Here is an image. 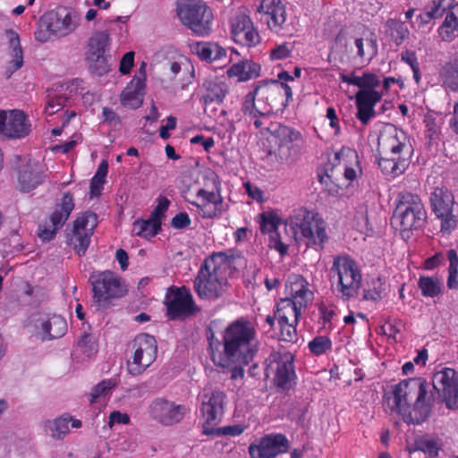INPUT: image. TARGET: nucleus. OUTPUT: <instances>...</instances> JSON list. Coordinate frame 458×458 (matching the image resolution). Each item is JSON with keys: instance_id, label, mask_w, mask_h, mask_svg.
<instances>
[{"instance_id": "393cba45", "label": "nucleus", "mask_w": 458, "mask_h": 458, "mask_svg": "<svg viewBox=\"0 0 458 458\" xmlns=\"http://www.w3.org/2000/svg\"><path fill=\"white\" fill-rule=\"evenodd\" d=\"M44 173L40 164L29 160L20 166L17 175V188L23 192L36 189L44 181Z\"/></svg>"}, {"instance_id": "09e8293b", "label": "nucleus", "mask_w": 458, "mask_h": 458, "mask_svg": "<svg viewBox=\"0 0 458 458\" xmlns=\"http://www.w3.org/2000/svg\"><path fill=\"white\" fill-rule=\"evenodd\" d=\"M449 260L447 286L449 289L458 288V255L454 250L447 251Z\"/></svg>"}, {"instance_id": "0eeeda50", "label": "nucleus", "mask_w": 458, "mask_h": 458, "mask_svg": "<svg viewBox=\"0 0 458 458\" xmlns=\"http://www.w3.org/2000/svg\"><path fill=\"white\" fill-rule=\"evenodd\" d=\"M330 274L336 278V290L343 300L348 301L358 295L362 276L355 260L348 256L335 257Z\"/></svg>"}, {"instance_id": "2eb2a0df", "label": "nucleus", "mask_w": 458, "mask_h": 458, "mask_svg": "<svg viewBox=\"0 0 458 458\" xmlns=\"http://www.w3.org/2000/svg\"><path fill=\"white\" fill-rule=\"evenodd\" d=\"M200 412L203 422V428L214 427L222 419L226 403V394L224 391L215 389H204L200 394Z\"/></svg>"}, {"instance_id": "4d7b16f0", "label": "nucleus", "mask_w": 458, "mask_h": 458, "mask_svg": "<svg viewBox=\"0 0 458 458\" xmlns=\"http://www.w3.org/2000/svg\"><path fill=\"white\" fill-rule=\"evenodd\" d=\"M296 41L284 42L270 49L269 57H289L293 55Z\"/></svg>"}, {"instance_id": "a211bd4d", "label": "nucleus", "mask_w": 458, "mask_h": 458, "mask_svg": "<svg viewBox=\"0 0 458 458\" xmlns=\"http://www.w3.org/2000/svg\"><path fill=\"white\" fill-rule=\"evenodd\" d=\"M79 21V15L75 12L66 9L49 13L41 18V25L55 37L69 35L75 30Z\"/></svg>"}, {"instance_id": "dca6fc26", "label": "nucleus", "mask_w": 458, "mask_h": 458, "mask_svg": "<svg viewBox=\"0 0 458 458\" xmlns=\"http://www.w3.org/2000/svg\"><path fill=\"white\" fill-rule=\"evenodd\" d=\"M267 367V376L273 375L274 381L278 387L287 389L295 377L293 369V356L289 352H275L268 358Z\"/></svg>"}, {"instance_id": "6e6d98bb", "label": "nucleus", "mask_w": 458, "mask_h": 458, "mask_svg": "<svg viewBox=\"0 0 458 458\" xmlns=\"http://www.w3.org/2000/svg\"><path fill=\"white\" fill-rule=\"evenodd\" d=\"M78 345L81 349V352L90 357L97 353L98 345L95 336L85 333L78 341Z\"/></svg>"}, {"instance_id": "9d476101", "label": "nucleus", "mask_w": 458, "mask_h": 458, "mask_svg": "<svg viewBox=\"0 0 458 458\" xmlns=\"http://www.w3.org/2000/svg\"><path fill=\"white\" fill-rule=\"evenodd\" d=\"M93 301L98 308H105L108 301L123 296L127 292L121 277L110 270L96 271L89 276Z\"/></svg>"}, {"instance_id": "ddd939ff", "label": "nucleus", "mask_w": 458, "mask_h": 458, "mask_svg": "<svg viewBox=\"0 0 458 458\" xmlns=\"http://www.w3.org/2000/svg\"><path fill=\"white\" fill-rule=\"evenodd\" d=\"M97 225L98 216L92 211L81 213L73 222L69 241L79 256H82L86 253Z\"/></svg>"}, {"instance_id": "f257e3e1", "label": "nucleus", "mask_w": 458, "mask_h": 458, "mask_svg": "<svg viewBox=\"0 0 458 458\" xmlns=\"http://www.w3.org/2000/svg\"><path fill=\"white\" fill-rule=\"evenodd\" d=\"M434 388L448 409H458V377L445 368L434 374L432 384L421 377L405 379L393 388L394 409L407 424L426 421L434 405Z\"/></svg>"}, {"instance_id": "37998d69", "label": "nucleus", "mask_w": 458, "mask_h": 458, "mask_svg": "<svg viewBox=\"0 0 458 458\" xmlns=\"http://www.w3.org/2000/svg\"><path fill=\"white\" fill-rule=\"evenodd\" d=\"M456 32H458V6H455L451 13H447L440 27V34L445 40H452Z\"/></svg>"}, {"instance_id": "473e14b6", "label": "nucleus", "mask_w": 458, "mask_h": 458, "mask_svg": "<svg viewBox=\"0 0 458 458\" xmlns=\"http://www.w3.org/2000/svg\"><path fill=\"white\" fill-rule=\"evenodd\" d=\"M261 66L253 59H242L233 64L226 72L229 78H235L242 82L258 78L260 75Z\"/></svg>"}, {"instance_id": "13d9d810", "label": "nucleus", "mask_w": 458, "mask_h": 458, "mask_svg": "<svg viewBox=\"0 0 458 458\" xmlns=\"http://www.w3.org/2000/svg\"><path fill=\"white\" fill-rule=\"evenodd\" d=\"M455 6H458L456 0H435L432 9L435 12V18H440L447 13H451Z\"/></svg>"}, {"instance_id": "69168bd1", "label": "nucleus", "mask_w": 458, "mask_h": 458, "mask_svg": "<svg viewBox=\"0 0 458 458\" xmlns=\"http://www.w3.org/2000/svg\"><path fill=\"white\" fill-rule=\"evenodd\" d=\"M170 201L165 197H159L157 199V205L152 212L151 216L153 218H157L160 222L162 217L165 216V213L168 209Z\"/></svg>"}, {"instance_id": "5fc2aeb1", "label": "nucleus", "mask_w": 458, "mask_h": 458, "mask_svg": "<svg viewBox=\"0 0 458 458\" xmlns=\"http://www.w3.org/2000/svg\"><path fill=\"white\" fill-rule=\"evenodd\" d=\"M107 170H108L107 163L105 161L102 162L99 165L96 174L92 178L91 186H90L92 194H94V195L99 194L102 185L105 182V178L107 174Z\"/></svg>"}, {"instance_id": "f03ea898", "label": "nucleus", "mask_w": 458, "mask_h": 458, "mask_svg": "<svg viewBox=\"0 0 458 458\" xmlns=\"http://www.w3.org/2000/svg\"><path fill=\"white\" fill-rule=\"evenodd\" d=\"M211 359L215 365L227 369L234 363L249 364L257 354L259 340L250 322L238 319L229 324L223 334V343L209 338Z\"/></svg>"}, {"instance_id": "1a4fd4ad", "label": "nucleus", "mask_w": 458, "mask_h": 458, "mask_svg": "<svg viewBox=\"0 0 458 458\" xmlns=\"http://www.w3.org/2000/svg\"><path fill=\"white\" fill-rule=\"evenodd\" d=\"M426 219L427 212L418 195L410 192L399 195L394 222L399 226L403 237L405 233L422 227Z\"/></svg>"}, {"instance_id": "7ed1b4c3", "label": "nucleus", "mask_w": 458, "mask_h": 458, "mask_svg": "<svg viewBox=\"0 0 458 458\" xmlns=\"http://www.w3.org/2000/svg\"><path fill=\"white\" fill-rule=\"evenodd\" d=\"M230 262L222 252L206 259L194 279L193 287L198 297L208 301L224 298L229 291Z\"/></svg>"}, {"instance_id": "f3484780", "label": "nucleus", "mask_w": 458, "mask_h": 458, "mask_svg": "<svg viewBox=\"0 0 458 458\" xmlns=\"http://www.w3.org/2000/svg\"><path fill=\"white\" fill-rule=\"evenodd\" d=\"M379 153L386 156H403L408 157L411 145L407 134L394 125H388L378 137Z\"/></svg>"}, {"instance_id": "72a5a7b5", "label": "nucleus", "mask_w": 458, "mask_h": 458, "mask_svg": "<svg viewBox=\"0 0 458 458\" xmlns=\"http://www.w3.org/2000/svg\"><path fill=\"white\" fill-rule=\"evenodd\" d=\"M377 164L383 174L392 178L403 174L408 167V157L403 156H386L380 153Z\"/></svg>"}, {"instance_id": "052dcab7", "label": "nucleus", "mask_w": 458, "mask_h": 458, "mask_svg": "<svg viewBox=\"0 0 458 458\" xmlns=\"http://www.w3.org/2000/svg\"><path fill=\"white\" fill-rule=\"evenodd\" d=\"M5 35L9 41L12 57H23V52L21 47L20 37L17 32L13 30H6Z\"/></svg>"}, {"instance_id": "423d86ee", "label": "nucleus", "mask_w": 458, "mask_h": 458, "mask_svg": "<svg viewBox=\"0 0 458 458\" xmlns=\"http://www.w3.org/2000/svg\"><path fill=\"white\" fill-rule=\"evenodd\" d=\"M176 13L181 23L198 36L205 37L212 29L213 11L204 0H177Z\"/></svg>"}, {"instance_id": "20e7f679", "label": "nucleus", "mask_w": 458, "mask_h": 458, "mask_svg": "<svg viewBox=\"0 0 458 458\" xmlns=\"http://www.w3.org/2000/svg\"><path fill=\"white\" fill-rule=\"evenodd\" d=\"M342 81L355 85L360 88L355 95L357 107L356 117L364 125L376 116L375 106L381 100L382 93L375 90L379 86L380 80L371 73H364L362 76L352 74H340Z\"/></svg>"}, {"instance_id": "774afa93", "label": "nucleus", "mask_w": 458, "mask_h": 458, "mask_svg": "<svg viewBox=\"0 0 458 458\" xmlns=\"http://www.w3.org/2000/svg\"><path fill=\"white\" fill-rule=\"evenodd\" d=\"M191 224L189 215L185 212H180L174 216L171 225L174 228L182 229Z\"/></svg>"}, {"instance_id": "0e129e2a", "label": "nucleus", "mask_w": 458, "mask_h": 458, "mask_svg": "<svg viewBox=\"0 0 458 458\" xmlns=\"http://www.w3.org/2000/svg\"><path fill=\"white\" fill-rule=\"evenodd\" d=\"M277 217L271 214H262L260 229L262 233H272L276 231Z\"/></svg>"}, {"instance_id": "49530a36", "label": "nucleus", "mask_w": 458, "mask_h": 458, "mask_svg": "<svg viewBox=\"0 0 458 458\" xmlns=\"http://www.w3.org/2000/svg\"><path fill=\"white\" fill-rule=\"evenodd\" d=\"M115 386V382L112 379L102 380L97 384L89 393L90 403H96L102 397H106L111 394L112 389Z\"/></svg>"}, {"instance_id": "412c9836", "label": "nucleus", "mask_w": 458, "mask_h": 458, "mask_svg": "<svg viewBox=\"0 0 458 458\" xmlns=\"http://www.w3.org/2000/svg\"><path fill=\"white\" fill-rule=\"evenodd\" d=\"M258 12L260 14V20L271 31L276 34L283 32L287 13L282 0H260Z\"/></svg>"}, {"instance_id": "6ab92c4d", "label": "nucleus", "mask_w": 458, "mask_h": 458, "mask_svg": "<svg viewBox=\"0 0 458 458\" xmlns=\"http://www.w3.org/2000/svg\"><path fill=\"white\" fill-rule=\"evenodd\" d=\"M73 208L74 201L72 195L70 192L64 193L60 204L56 205L55 209L49 217L50 225L46 224L39 226L38 237L43 241L52 240L56 230L67 221Z\"/></svg>"}, {"instance_id": "e2e57ef3", "label": "nucleus", "mask_w": 458, "mask_h": 458, "mask_svg": "<svg viewBox=\"0 0 458 458\" xmlns=\"http://www.w3.org/2000/svg\"><path fill=\"white\" fill-rule=\"evenodd\" d=\"M89 69L92 73L102 76L109 72L110 64L107 59H90Z\"/></svg>"}, {"instance_id": "c85d7f7f", "label": "nucleus", "mask_w": 458, "mask_h": 458, "mask_svg": "<svg viewBox=\"0 0 458 458\" xmlns=\"http://www.w3.org/2000/svg\"><path fill=\"white\" fill-rule=\"evenodd\" d=\"M199 201L192 202L198 213L204 218H212L221 212L222 197L218 191L200 189L197 193Z\"/></svg>"}, {"instance_id": "338daca9", "label": "nucleus", "mask_w": 458, "mask_h": 458, "mask_svg": "<svg viewBox=\"0 0 458 458\" xmlns=\"http://www.w3.org/2000/svg\"><path fill=\"white\" fill-rule=\"evenodd\" d=\"M102 117L103 122L108 123L111 126L116 127L121 123L119 116L111 108L103 107Z\"/></svg>"}, {"instance_id": "8fccbe9b", "label": "nucleus", "mask_w": 458, "mask_h": 458, "mask_svg": "<svg viewBox=\"0 0 458 458\" xmlns=\"http://www.w3.org/2000/svg\"><path fill=\"white\" fill-rule=\"evenodd\" d=\"M349 44L351 45V47L354 46L347 40L345 33L344 31H340L336 35L332 45L331 55H334L335 57H344L348 52L347 48Z\"/></svg>"}, {"instance_id": "7c9ffc66", "label": "nucleus", "mask_w": 458, "mask_h": 458, "mask_svg": "<svg viewBox=\"0 0 458 458\" xmlns=\"http://www.w3.org/2000/svg\"><path fill=\"white\" fill-rule=\"evenodd\" d=\"M72 428H80L82 423L80 420L74 419L69 414H64L54 420H48L44 422V430L52 438L56 440L64 439L69 433V423Z\"/></svg>"}, {"instance_id": "de8ad7c7", "label": "nucleus", "mask_w": 458, "mask_h": 458, "mask_svg": "<svg viewBox=\"0 0 458 458\" xmlns=\"http://www.w3.org/2000/svg\"><path fill=\"white\" fill-rule=\"evenodd\" d=\"M259 106V94L255 93V89L249 92L242 103V110L244 114L250 115L251 117H257L258 115H261Z\"/></svg>"}, {"instance_id": "9b49d317", "label": "nucleus", "mask_w": 458, "mask_h": 458, "mask_svg": "<svg viewBox=\"0 0 458 458\" xmlns=\"http://www.w3.org/2000/svg\"><path fill=\"white\" fill-rule=\"evenodd\" d=\"M157 344L154 336L140 334L134 337L130 345V356L127 369L132 376L141 375L156 360Z\"/></svg>"}, {"instance_id": "79ce46f5", "label": "nucleus", "mask_w": 458, "mask_h": 458, "mask_svg": "<svg viewBox=\"0 0 458 458\" xmlns=\"http://www.w3.org/2000/svg\"><path fill=\"white\" fill-rule=\"evenodd\" d=\"M385 28L386 35L389 36L397 45L402 44L409 34L406 24L397 20H387Z\"/></svg>"}, {"instance_id": "b1692460", "label": "nucleus", "mask_w": 458, "mask_h": 458, "mask_svg": "<svg viewBox=\"0 0 458 458\" xmlns=\"http://www.w3.org/2000/svg\"><path fill=\"white\" fill-rule=\"evenodd\" d=\"M288 450V440L283 435H268L260 439L258 444L249 446L251 458H274Z\"/></svg>"}, {"instance_id": "2f4dec72", "label": "nucleus", "mask_w": 458, "mask_h": 458, "mask_svg": "<svg viewBox=\"0 0 458 458\" xmlns=\"http://www.w3.org/2000/svg\"><path fill=\"white\" fill-rule=\"evenodd\" d=\"M441 437L436 434H425L415 438L414 443L408 446L410 454L423 452L429 457L435 458L443 447Z\"/></svg>"}, {"instance_id": "e433bc0d", "label": "nucleus", "mask_w": 458, "mask_h": 458, "mask_svg": "<svg viewBox=\"0 0 458 458\" xmlns=\"http://www.w3.org/2000/svg\"><path fill=\"white\" fill-rule=\"evenodd\" d=\"M303 310V308L298 307L296 302L284 298L277 302L276 318L278 321L298 322Z\"/></svg>"}, {"instance_id": "a878e982", "label": "nucleus", "mask_w": 458, "mask_h": 458, "mask_svg": "<svg viewBox=\"0 0 458 458\" xmlns=\"http://www.w3.org/2000/svg\"><path fill=\"white\" fill-rule=\"evenodd\" d=\"M36 328L43 340H51L64 335L67 323L59 315H41L36 321Z\"/></svg>"}, {"instance_id": "4468645a", "label": "nucleus", "mask_w": 458, "mask_h": 458, "mask_svg": "<svg viewBox=\"0 0 458 458\" xmlns=\"http://www.w3.org/2000/svg\"><path fill=\"white\" fill-rule=\"evenodd\" d=\"M165 305L167 316L173 320L184 318L199 310L190 289L185 286L170 288L166 294Z\"/></svg>"}, {"instance_id": "f8f14e48", "label": "nucleus", "mask_w": 458, "mask_h": 458, "mask_svg": "<svg viewBox=\"0 0 458 458\" xmlns=\"http://www.w3.org/2000/svg\"><path fill=\"white\" fill-rule=\"evenodd\" d=\"M430 204L436 216L441 221V232L450 233L458 223V211L454 208L453 194L446 189L437 187L431 193Z\"/></svg>"}, {"instance_id": "bf43d9fd", "label": "nucleus", "mask_w": 458, "mask_h": 458, "mask_svg": "<svg viewBox=\"0 0 458 458\" xmlns=\"http://www.w3.org/2000/svg\"><path fill=\"white\" fill-rule=\"evenodd\" d=\"M244 431V427L241 425H235V426H227L221 428H214V427L208 428L204 427L203 434L205 435H230V436H239Z\"/></svg>"}, {"instance_id": "ea45409f", "label": "nucleus", "mask_w": 458, "mask_h": 458, "mask_svg": "<svg viewBox=\"0 0 458 458\" xmlns=\"http://www.w3.org/2000/svg\"><path fill=\"white\" fill-rule=\"evenodd\" d=\"M161 228V222L150 216L147 220H138L132 225V233L143 238H150L157 234Z\"/></svg>"}, {"instance_id": "c9c22d12", "label": "nucleus", "mask_w": 458, "mask_h": 458, "mask_svg": "<svg viewBox=\"0 0 458 458\" xmlns=\"http://www.w3.org/2000/svg\"><path fill=\"white\" fill-rule=\"evenodd\" d=\"M273 135L276 140L280 153L283 152L284 148L290 149L292 148V144L301 138L300 131L282 124H279L273 131Z\"/></svg>"}, {"instance_id": "39448f33", "label": "nucleus", "mask_w": 458, "mask_h": 458, "mask_svg": "<svg viewBox=\"0 0 458 458\" xmlns=\"http://www.w3.org/2000/svg\"><path fill=\"white\" fill-rule=\"evenodd\" d=\"M289 225L294 231L295 240L309 248L322 249L327 239L325 222L312 210L300 208L289 218Z\"/></svg>"}, {"instance_id": "a18cd8bd", "label": "nucleus", "mask_w": 458, "mask_h": 458, "mask_svg": "<svg viewBox=\"0 0 458 458\" xmlns=\"http://www.w3.org/2000/svg\"><path fill=\"white\" fill-rule=\"evenodd\" d=\"M353 45L360 57H375L377 54V43L372 37L355 38Z\"/></svg>"}, {"instance_id": "bb28decb", "label": "nucleus", "mask_w": 458, "mask_h": 458, "mask_svg": "<svg viewBox=\"0 0 458 458\" xmlns=\"http://www.w3.org/2000/svg\"><path fill=\"white\" fill-rule=\"evenodd\" d=\"M146 75H135L127 84L120 95L122 106L130 109L139 108L142 103L145 95Z\"/></svg>"}, {"instance_id": "58836bf2", "label": "nucleus", "mask_w": 458, "mask_h": 458, "mask_svg": "<svg viewBox=\"0 0 458 458\" xmlns=\"http://www.w3.org/2000/svg\"><path fill=\"white\" fill-rule=\"evenodd\" d=\"M440 77L445 89L458 92V59L447 62L441 69Z\"/></svg>"}, {"instance_id": "864d4df0", "label": "nucleus", "mask_w": 458, "mask_h": 458, "mask_svg": "<svg viewBox=\"0 0 458 458\" xmlns=\"http://www.w3.org/2000/svg\"><path fill=\"white\" fill-rule=\"evenodd\" d=\"M213 47H216V43L199 41L190 44L191 53L198 57H211Z\"/></svg>"}, {"instance_id": "c03bdc74", "label": "nucleus", "mask_w": 458, "mask_h": 458, "mask_svg": "<svg viewBox=\"0 0 458 458\" xmlns=\"http://www.w3.org/2000/svg\"><path fill=\"white\" fill-rule=\"evenodd\" d=\"M443 283L437 277L421 276L419 280V288L425 297H436L442 290Z\"/></svg>"}, {"instance_id": "5701e85b", "label": "nucleus", "mask_w": 458, "mask_h": 458, "mask_svg": "<svg viewBox=\"0 0 458 458\" xmlns=\"http://www.w3.org/2000/svg\"><path fill=\"white\" fill-rule=\"evenodd\" d=\"M232 37L236 44L251 47L256 46L260 39L254 24L245 13H238L231 21Z\"/></svg>"}, {"instance_id": "6e6552de", "label": "nucleus", "mask_w": 458, "mask_h": 458, "mask_svg": "<svg viewBox=\"0 0 458 458\" xmlns=\"http://www.w3.org/2000/svg\"><path fill=\"white\" fill-rule=\"evenodd\" d=\"M255 93L259 94L261 115L283 111L293 100L292 86L279 80L259 81L255 85Z\"/></svg>"}, {"instance_id": "a19ab883", "label": "nucleus", "mask_w": 458, "mask_h": 458, "mask_svg": "<svg viewBox=\"0 0 458 458\" xmlns=\"http://www.w3.org/2000/svg\"><path fill=\"white\" fill-rule=\"evenodd\" d=\"M109 45V35L106 31H100L94 34L89 42V51L93 57H105L106 48Z\"/></svg>"}, {"instance_id": "3c124183", "label": "nucleus", "mask_w": 458, "mask_h": 458, "mask_svg": "<svg viewBox=\"0 0 458 458\" xmlns=\"http://www.w3.org/2000/svg\"><path fill=\"white\" fill-rule=\"evenodd\" d=\"M293 321H278L280 327L279 339L285 342L293 343L297 340L296 325Z\"/></svg>"}, {"instance_id": "f704fd0d", "label": "nucleus", "mask_w": 458, "mask_h": 458, "mask_svg": "<svg viewBox=\"0 0 458 458\" xmlns=\"http://www.w3.org/2000/svg\"><path fill=\"white\" fill-rule=\"evenodd\" d=\"M386 292L387 285L385 279L379 276L372 277L363 289L362 300L378 302L386 295Z\"/></svg>"}, {"instance_id": "c756f323", "label": "nucleus", "mask_w": 458, "mask_h": 458, "mask_svg": "<svg viewBox=\"0 0 458 458\" xmlns=\"http://www.w3.org/2000/svg\"><path fill=\"white\" fill-rule=\"evenodd\" d=\"M357 153L350 148H342L339 151L334 152L329 162L333 167L344 165V174L346 180L353 181L357 178L360 169L358 165Z\"/></svg>"}, {"instance_id": "4c0bfd02", "label": "nucleus", "mask_w": 458, "mask_h": 458, "mask_svg": "<svg viewBox=\"0 0 458 458\" xmlns=\"http://www.w3.org/2000/svg\"><path fill=\"white\" fill-rule=\"evenodd\" d=\"M207 93L203 96L204 103L212 102L222 103L229 92V86L226 82L221 81H209L205 84Z\"/></svg>"}, {"instance_id": "603ef678", "label": "nucleus", "mask_w": 458, "mask_h": 458, "mask_svg": "<svg viewBox=\"0 0 458 458\" xmlns=\"http://www.w3.org/2000/svg\"><path fill=\"white\" fill-rule=\"evenodd\" d=\"M332 347V342L327 336L320 335L315 337L309 343L310 352L315 355H321Z\"/></svg>"}, {"instance_id": "680f3d73", "label": "nucleus", "mask_w": 458, "mask_h": 458, "mask_svg": "<svg viewBox=\"0 0 458 458\" xmlns=\"http://www.w3.org/2000/svg\"><path fill=\"white\" fill-rule=\"evenodd\" d=\"M66 98L63 96H57L55 98H51L47 100V106L45 107V112L47 115H53L59 110L63 108L64 103L66 101Z\"/></svg>"}, {"instance_id": "4be33fe9", "label": "nucleus", "mask_w": 458, "mask_h": 458, "mask_svg": "<svg viewBox=\"0 0 458 458\" xmlns=\"http://www.w3.org/2000/svg\"><path fill=\"white\" fill-rule=\"evenodd\" d=\"M186 408L164 398L154 399L149 405L150 417L165 426L178 423L184 416Z\"/></svg>"}, {"instance_id": "aec40b11", "label": "nucleus", "mask_w": 458, "mask_h": 458, "mask_svg": "<svg viewBox=\"0 0 458 458\" xmlns=\"http://www.w3.org/2000/svg\"><path fill=\"white\" fill-rule=\"evenodd\" d=\"M30 123L19 110H0V135L8 139H20L30 131Z\"/></svg>"}, {"instance_id": "cd10ccee", "label": "nucleus", "mask_w": 458, "mask_h": 458, "mask_svg": "<svg viewBox=\"0 0 458 458\" xmlns=\"http://www.w3.org/2000/svg\"><path fill=\"white\" fill-rule=\"evenodd\" d=\"M288 296L285 299L296 302L298 307L304 310L313 300V293L309 289L308 282L301 276H292L288 279L286 285Z\"/></svg>"}]
</instances>
